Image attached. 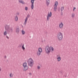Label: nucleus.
Here are the masks:
<instances>
[{"instance_id": "1", "label": "nucleus", "mask_w": 78, "mask_h": 78, "mask_svg": "<svg viewBox=\"0 0 78 78\" xmlns=\"http://www.w3.org/2000/svg\"><path fill=\"white\" fill-rule=\"evenodd\" d=\"M5 28V30L7 31L8 34L13 32V28L12 27H10L9 26L6 25Z\"/></svg>"}, {"instance_id": "2", "label": "nucleus", "mask_w": 78, "mask_h": 78, "mask_svg": "<svg viewBox=\"0 0 78 78\" xmlns=\"http://www.w3.org/2000/svg\"><path fill=\"white\" fill-rule=\"evenodd\" d=\"M28 63V65L30 67H32L34 64V62L33 60L32 59L30 58L28 61H27Z\"/></svg>"}, {"instance_id": "3", "label": "nucleus", "mask_w": 78, "mask_h": 78, "mask_svg": "<svg viewBox=\"0 0 78 78\" xmlns=\"http://www.w3.org/2000/svg\"><path fill=\"white\" fill-rule=\"evenodd\" d=\"M51 47H49L48 46H46L45 48L46 53L48 55H49L50 53V51H51Z\"/></svg>"}, {"instance_id": "4", "label": "nucleus", "mask_w": 78, "mask_h": 78, "mask_svg": "<svg viewBox=\"0 0 78 78\" xmlns=\"http://www.w3.org/2000/svg\"><path fill=\"white\" fill-rule=\"evenodd\" d=\"M58 39L60 40H62L63 38V35L61 32H59L57 35Z\"/></svg>"}, {"instance_id": "5", "label": "nucleus", "mask_w": 78, "mask_h": 78, "mask_svg": "<svg viewBox=\"0 0 78 78\" xmlns=\"http://www.w3.org/2000/svg\"><path fill=\"white\" fill-rule=\"evenodd\" d=\"M42 52V48H40L38 49V51H37V54L38 56H40L41 55V52Z\"/></svg>"}, {"instance_id": "6", "label": "nucleus", "mask_w": 78, "mask_h": 78, "mask_svg": "<svg viewBox=\"0 0 78 78\" xmlns=\"http://www.w3.org/2000/svg\"><path fill=\"white\" fill-rule=\"evenodd\" d=\"M30 16V15L29 14H28L27 15V17L26 18L25 22L23 23V25H26V24H27V21H28V19Z\"/></svg>"}, {"instance_id": "7", "label": "nucleus", "mask_w": 78, "mask_h": 78, "mask_svg": "<svg viewBox=\"0 0 78 78\" xmlns=\"http://www.w3.org/2000/svg\"><path fill=\"white\" fill-rule=\"evenodd\" d=\"M58 5V2L56 1L55 3V5H54V10L55 11H56L57 10V6Z\"/></svg>"}, {"instance_id": "8", "label": "nucleus", "mask_w": 78, "mask_h": 78, "mask_svg": "<svg viewBox=\"0 0 78 78\" xmlns=\"http://www.w3.org/2000/svg\"><path fill=\"white\" fill-rule=\"evenodd\" d=\"M35 0H31L30 1V2L31 3V7L32 10L33 9V8H34V2Z\"/></svg>"}, {"instance_id": "9", "label": "nucleus", "mask_w": 78, "mask_h": 78, "mask_svg": "<svg viewBox=\"0 0 78 78\" xmlns=\"http://www.w3.org/2000/svg\"><path fill=\"white\" fill-rule=\"evenodd\" d=\"M51 12H50V14L49 13H48V16H47V21H49V20H50V17H51Z\"/></svg>"}, {"instance_id": "10", "label": "nucleus", "mask_w": 78, "mask_h": 78, "mask_svg": "<svg viewBox=\"0 0 78 78\" xmlns=\"http://www.w3.org/2000/svg\"><path fill=\"white\" fill-rule=\"evenodd\" d=\"M59 26L60 28L61 29H62V28H63V27H64V26L62 22H61V23L59 24Z\"/></svg>"}, {"instance_id": "11", "label": "nucleus", "mask_w": 78, "mask_h": 78, "mask_svg": "<svg viewBox=\"0 0 78 78\" xmlns=\"http://www.w3.org/2000/svg\"><path fill=\"white\" fill-rule=\"evenodd\" d=\"M46 5L47 6H48L50 5V0H46Z\"/></svg>"}, {"instance_id": "12", "label": "nucleus", "mask_w": 78, "mask_h": 78, "mask_svg": "<svg viewBox=\"0 0 78 78\" xmlns=\"http://www.w3.org/2000/svg\"><path fill=\"white\" fill-rule=\"evenodd\" d=\"M28 67L26 66L24 67V71H26V70H28Z\"/></svg>"}, {"instance_id": "13", "label": "nucleus", "mask_w": 78, "mask_h": 78, "mask_svg": "<svg viewBox=\"0 0 78 78\" xmlns=\"http://www.w3.org/2000/svg\"><path fill=\"white\" fill-rule=\"evenodd\" d=\"M20 31V29L19 28H17L16 30V32L17 33H19Z\"/></svg>"}, {"instance_id": "14", "label": "nucleus", "mask_w": 78, "mask_h": 78, "mask_svg": "<svg viewBox=\"0 0 78 78\" xmlns=\"http://www.w3.org/2000/svg\"><path fill=\"white\" fill-rule=\"evenodd\" d=\"M14 20L15 21H16V22H17V21H18V17L17 16H16L14 18Z\"/></svg>"}, {"instance_id": "15", "label": "nucleus", "mask_w": 78, "mask_h": 78, "mask_svg": "<svg viewBox=\"0 0 78 78\" xmlns=\"http://www.w3.org/2000/svg\"><path fill=\"white\" fill-rule=\"evenodd\" d=\"M19 3H22V4H23L24 5L25 4V2L22 0H19Z\"/></svg>"}, {"instance_id": "16", "label": "nucleus", "mask_w": 78, "mask_h": 78, "mask_svg": "<svg viewBox=\"0 0 78 78\" xmlns=\"http://www.w3.org/2000/svg\"><path fill=\"white\" fill-rule=\"evenodd\" d=\"M57 57H58L57 58L58 59V61H61V57L60 56L58 55H57Z\"/></svg>"}, {"instance_id": "17", "label": "nucleus", "mask_w": 78, "mask_h": 78, "mask_svg": "<svg viewBox=\"0 0 78 78\" xmlns=\"http://www.w3.org/2000/svg\"><path fill=\"white\" fill-rule=\"evenodd\" d=\"M61 12H62V11H63L64 9V6L62 7H61Z\"/></svg>"}, {"instance_id": "18", "label": "nucleus", "mask_w": 78, "mask_h": 78, "mask_svg": "<svg viewBox=\"0 0 78 78\" xmlns=\"http://www.w3.org/2000/svg\"><path fill=\"white\" fill-rule=\"evenodd\" d=\"M21 32L22 33V34H23L24 35V34H25V32L23 30H22Z\"/></svg>"}, {"instance_id": "19", "label": "nucleus", "mask_w": 78, "mask_h": 78, "mask_svg": "<svg viewBox=\"0 0 78 78\" xmlns=\"http://www.w3.org/2000/svg\"><path fill=\"white\" fill-rule=\"evenodd\" d=\"M23 67H25L26 66H27V63L26 62L24 63L23 64Z\"/></svg>"}, {"instance_id": "20", "label": "nucleus", "mask_w": 78, "mask_h": 78, "mask_svg": "<svg viewBox=\"0 0 78 78\" xmlns=\"http://www.w3.org/2000/svg\"><path fill=\"white\" fill-rule=\"evenodd\" d=\"M4 36H6L7 34V32L6 31H5L4 33Z\"/></svg>"}, {"instance_id": "21", "label": "nucleus", "mask_w": 78, "mask_h": 78, "mask_svg": "<svg viewBox=\"0 0 78 78\" xmlns=\"http://www.w3.org/2000/svg\"><path fill=\"white\" fill-rule=\"evenodd\" d=\"M22 48L23 50H25V47H24V44H23L22 46Z\"/></svg>"}, {"instance_id": "22", "label": "nucleus", "mask_w": 78, "mask_h": 78, "mask_svg": "<svg viewBox=\"0 0 78 78\" xmlns=\"http://www.w3.org/2000/svg\"><path fill=\"white\" fill-rule=\"evenodd\" d=\"M72 17L73 18L75 17V13H72Z\"/></svg>"}, {"instance_id": "23", "label": "nucleus", "mask_w": 78, "mask_h": 78, "mask_svg": "<svg viewBox=\"0 0 78 78\" xmlns=\"http://www.w3.org/2000/svg\"><path fill=\"white\" fill-rule=\"evenodd\" d=\"M23 44V43H21V44L19 45V47H21L22 46Z\"/></svg>"}, {"instance_id": "24", "label": "nucleus", "mask_w": 78, "mask_h": 78, "mask_svg": "<svg viewBox=\"0 0 78 78\" xmlns=\"http://www.w3.org/2000/svg\"><path fill=\"white\" fill-rule=\"evenodd\" d=\"M10 77H12V76H13V75L12 74V73H11L10 74Z\"/></svg>"}, {"instance_id": "25", "label": "nucleus", "mask_w": 78, "mask_h": 78, "mask_svg": "<svg viewBox=\"0 0 78 78\" xmlns=\"http://www.w3.org/2000/svg\"><path fill=\"white\" fill-rule=\"evenodd\" d=\"M25 9L26 11H27L28 10V7H26L25 8Z\"/></svg>"}, {"instance_id": "26", "label": "nucleus", "mask_w": 78, "mask_h": 78, "mask_svg": "<svg viewBox=\"0 0 78 78\" xmlns=\"http://www.w3.org/2000/svg\"><path fill=\"white\" fill-rule=\"evenodd\" d=\"M41 69V67H40L39 66H37V69H38V70H39Z\"/></svg>"}, {"instance_id": "27", "label": "nucleus", "mask_w": 78, "mask_h": 78, "mask_svg": "<svg viewBox=\"0 0 78 78\" xmlns=\"http://www.w3.org/2000/svg\"><path fill=\"white\" fill-rule=\"evenodd\" d=\"M6 38H7V39H9V37H8V36H7V35H6Z\"/></svg>"}, {"instance_id": "28", "label": "nucleus", "mask_w": 78, "mask_h": 78, "mask_svg": "<svg viewBox=\"0 0 78 78\" xmlns=\"http://www.w3.org/2000/svg\"><path fill=\"white\" fill-rule=\"evenodd\" d=\"M19 14H20L19 12H17L16 13V14L17 15H18V16H19Z\"/></svg>"}, {"instance_id": "29", "label": "nucleus", "mask_w": 78, "mask_h": 78, "mask_svg": "<svg viewBox=\"0 0 78 78\" xmlns=\"http://www.w3.org/2000/svg\"><path fill=\"white\" fill-rule=\"evenodd\" d=\"M60 72L61 73H63V71H60Z\"/></svg>"}, {"instance_id": "30", "label": "nucleus", "mask_w": 78, "mask_h": 78, "mask_svg": "<svg viewBox=\"0 0 78 78\" xmlns=\"http://www.w3.org/2000/svg\"><path fill=\"white\" fill-rule=\"evenodd\" d=\"M51 50H52V51H53V50H54V49L52 47Z\"/></svg>"}, {"instance_id": "31", "label": "nucleus", "mask_w": 78, "mask_h": 78, "mask_svg": "<svg viewBox=\"0 0 78 78\" xmlns=\"http://www.w3.org/2000/svg\"><path fill=\"white\" fill-rule=\"evenodd\" d=\"M4 58H6V56H5L4 57Z\"/></svg>"}, {"instance_id": "32", "label": "nucleus", "mask_w": 78, "mask_h": 78, "mask_svg": "<svg viewBox=\"0 0 78 78\" xmlns=\"http://www.w3.org/2000/svg\"><path fill=\"white\" fill-rule=\"evenodd\" d=\"M1 70H2V68L0 67V72L1 71Z\"/></svg>"}, {"instance_id": "33", "label": "nucleus", "mask_w": 78, "mask_h": 78, "mask_svg": "<svg viewBox=\"0 0 78 78\" xmlns=\"http://www.w3.org/2000/svg\"><path fill=\"white\" fill-rule=\"evenodd\" d=\"M73 9H76V7H74Z\"/></svg>"}, {"instance_id": "34", "label": "nucleus", "mask_w": 78, "mask_h": 78, "mask_svg": "<svg viewBox=\"0 0 78 78\" xmlns=\"http://www.w3.org/2000/svg\"><path fill=\"white\" fill-rule=\"evenodd\" d=\"M73 11H75V9H73Z\"/></svg>"}, {"instance_id": "35", "label": "nucleus", "mask_w": 78, "mask_h": 78, "mask_svg": "<svg viewBox=\"0 0 78 78\" xmlns=\"http://www.w3.org/2000/svg\"><path fill=\"white\" fill-rule=\"evenodd\" d=\"M31 73H30V75H31Z\"/></svg>"}]
</instances>
